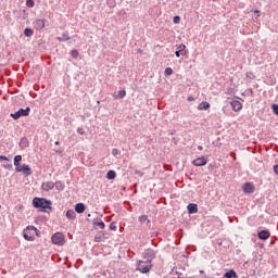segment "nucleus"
<instances>
[{"instance_id": "1", "label": "nucleus", "mask_w": 278, "mask_h": 278, "mask_svg": "<svg viewBox=\"0 0 278 278\" xmlns=\"http://www.w3.org/2000/svg\"><path fill=\"white\" fill-rule=\"evenodd\" d=\"M51 200H47L45 198L33 199V206L36 207V210H40L41 212H47L48 210H51Z\"/></svg>"}, {"instance_id": "2", "label": "nucleus", "mask_w": 278, "mask_h": 278, "mask_svg": "<svg viewBox=\"0 0 278 278\" xmlns=\"http://www.w3.org/2000/svg\"><path fill=\"white\" fill-rule=\"evenodd\" d=\"M36 236H38L37 227L28 226L23 230V237L27 242H34V240H36Z\"/></svg>"}, {"instance_id": "3", "label": "nucleus", "mask_w": 278, "mask_h": 278, "mask_svg": "<svg viewBox=\"0 0 278 278\" xmlns=\"http://www.w3.org/2000/svg\"><path fill=\"white\" fill-rule=\"evenodd\" d=\"M52 244H55L56 247H64L66 244V237L62 232H55L52 235Z\"/></svg>"}, {"instance_id": "4", "label": "nucleus", "mask_w": 278, "mask_h": 278, "mask_svg": "<svg viewBox=\"0 0 278 278\" xmlns=\"http://www.w3.org/2000/svg\"><path fill=\"white\" fill-rule=\"evenodd\" d=\"M152 267L153 265H151V261L137 262V270H139V273H142L143 275L150 273Z\"/></svg>"}, {"instance_id": "5", "label": "nucleus", "mask_w": 278, "mask_h": 278, "mask_svg": "<svg viewBox=\"0 0 278 278\" xmlns=\"http://www.w3.org/2000/svg\"><path fill=\"white\" fill-rule=\"evenodd\" d=\"M29 112H31V109L26 108V109H20L15 113H11V117L14 118V121H18V118L23 116H29Z\"/></svg>"}, {"instance_id": "6", "label": "nucleus", "mask_w": 278, "mask_h": 278, "mask_svg": "<svg viewBox=\"0 0 278 278\" xmlns=\"http://www.w3.org/2000/svg\"><path fill=\"white\" fill-rule=\"evenodd\" d=\"M55 188V182L48 180L41 184V190L43 192H49L50 190H53Z\"/></svg>"}, {"instance_id": "7", "label": "nucleus", "mask_w": 278, "mask_h": 278, "mask_svg": "<svg viewBox=\"0 0 278 278\" xmlns=\"http://www.w3.org/2000/svg\"><path fill=\"white\" fill-rule=\"evenodd\" d=\"M242 190L243 192H245V194H253V192H255V185H253L252 182H245L242 186Z\"/></svg>"}, {"instance_id": "8", "label": "nucleus", "mask_w": 278, "mask_h": 278, "mask_svg": "<svg viewBox=\"0 0 278 278\" xmlns=\"http://www.w3.org/2000/svg\"><path fill=\"white\" fill-rule=\"evenodd\" d=\"M15 170L16 173H23L26 177H29V175H31V168H29L28 165L15 167Z\"/></svg>"}, {"instance_id": "9", "label": "nucleus", "mask_w": 278, "mask_h": 278, "mask_svg": "<svg viewBox=\"0 0 278 278\" xmlns=\"http://www.w3.org/2000/svg\"><path fill=\"white\" fill-rule=\"evenodd\" d=\"M193 166H205V164H207V160L205 159V156H200L198 159H195L192 162Z\"/></svg>"}, {"instance_id": "10", "label": "nucleus", "mask_w": 278, "mask_h": 278, "mask_svg": "<svg viewBox=\"0 0 278 278\" xmlns=\"http://www.w3.org/2000/svg\"><path fill=\"white\" fill-rule=\"evenodd\" d=\"M230 105H231L233 112H240V110H242V102H240L238 100L231 101Z\"/></svg>"}, {"instance_id": "11", "label": "nucleus", "mask_w": 278, "mask_h": 278, "mask_svg": "<svg viewBox=\"0 0 278 278\" xmlns=\"http://www.w3.org/2000/svg\"><path fill=\"white\" fill-rule=\"evenodd\" d=\"M45 24H46L45 20L37 18L34 22V27H35V29H45Z\"/></svg>"}, {"instance_id": "12", "label": "nucleus", "mask_w": 278, "mask_h": 278, "mask_svg": "<svg viewBox=\"0 0 278 278\" xmlns=\"http://www.w3.org/2000/svg\"><path fill=\"white\" fill-rule=\"evenodd\" d=\"M260 240H268L270 238V231L262 230L258 232Z\"/></svg>"}, {"instance_id": "13", "label": "nucleus", "mask_w": 278, "mask_h": 278, "mask_svg": "<svg viewBox=\"0 0 278 278\" xmlns=\"http://www.w3.org/2000/svg\"><path fill=\"white\" fill-rule=\"evenodd\" d=\"M75 212H77V214H84L86 212V205L84 203H77L75 205Z\"/></svg>"}, {"instance_id": "14", "label": "nucleus", "mask_w": 278, "mask_h": 278, "mask_svg": "<svg viewBox=\"0 0 278 278\" xmlns=\"http://www.w3.org/2000/svg\"><path fill=\"white\" fill-rule=\"evenodd\" d=\"M210 102L207 101H202L200 104H198V110H200V112L207 111Z\"/></svg>"}, {"instance_id": "15", "label": "nucleus", "mask_w": 278, "mask_h": 278, "mask_svg": "<svg viewBox=\"0 0 278 278\" xmlns=\"http://www.w3.org/2000/svg\"><path fill=\"white\" fill-rule=\"evenodd\" d=\"M187 210L189 214H197L199 212V207L197 206V204H189L187 206Z\"/></svg>"}, {"instance_id": "16", "label": "nucleus", "mask_w": 278, "mask_h": 278, "mask_svg": "<svg viewBox=\"0 0 278 278\" xmlns=\"http://www.w3.org/2000/svg\"><path fill=\"white\" fill-rule=\"evenodd\" d=\"M66 218H68L70 220H75V218H77V215L75 214V211L68 210L66 212Z\"/></svg>"}, {"instance_id": "17", "label": "nucleus", "mask_w": 278, "mask_h": 278, "mask_svg": "<svg viewBox=\"0 0 278 278\" xmlns=\"http://www.w3.org/2000/svg\"><path fill=\"white\" fill-rule=\"evenodd\" d=\"M225 277H226V278H238V274H236L235 270L230 269L229 271H227V273L225 274Z\"/></svg>"}, {"instance_id": "18", "label": "nucleus", "mask_w": 278, "mask_h": 278, "mask_svg": "<svg viewBox=\"0 0 278 278\" xmlns=\"http://www.w3.org/2000/svg\"><path fill=\"white\" fill-rule=\"evenodd\" d=\"M24 36H26V38H31V36H34V29L25 28L24 29Z\"/></svg>"}, {"instance_id": "19", "label": "nucleus", "mask_w": 278, "mask_h": 278, "mask_svg": "<svg viewBox=\"0 0 278 278\" xmlns=\"http://www.w3.org/2000/svg\"><path fill=\"white\" fill-rule=\"evenodd\" d=\"M106 179H116V172L114 170H109L108 174H106Z\"/></svg>"}, {"instance_id": "20", "label": "nucleus", "mask_w": 278, "mask_h": 278, "mask_svg": "<svg viewBox=\"0 0 278 278\" xmlns=\"http://www.w3.org/2000/svg\"><path fill=\"white\" fill-rule=\"evenodd\" d=\"M126 94L127 92L125 90H119L114 97L115 99H123Z\"/></svg>"}, {"instance_id": "21", "label": "nucleus", "mask_w": 278, "mask_h": 278, "mask_svg": "<svg viewBox=\"0 0 278 278\" xmlns=\"http://www.w3.org/2000/svg\"><path fill=\"white\" fill-rule=\"evenodd\" d=\"M22 160H23V156H21V155L14 156V166H15V168H18V164Z\"/></svg>"}, {"instance_id": "22", "label": "nucleus", "mask_w": 278, "mask_h": 278, "mask_svg": "<svg viewBox=\"0 0 278 278\" xmlns=\"http://www.w3.org/2000/svg\"><path fill=\"white\" fill-rule=\"evenodd\" d=\"M54 188L58 190H64V184H62V181H56L54 182Z\"/></svg>"}, {"instance_id": "23", "label": "nucleus", "mask_w": 278, "mask_h": 278, "mask_svg": "<svg viewBox=\"0 0 278 278\" xmlns=\"http://www.w3.org/2000/svg\"><path fill=\"white\" fill-rule=\"evenodd\" d=\"M58 40L60 42H64L66 40H71V37L68 35H63L62 37H58Z\"/></svg>"}, {"instance_id": "24", "label": "nucleus", "mask_w": 278, "mask_h": 278, "mask_svg": "<svg viewBox=\"0 0 278 278\" xmlns=\"http://www.w3.org/2000/svg\"><path fill=\"white\" fill-rule=\"evenodd\" d=\"M93 225L100 227V229H105V224L103 222H93Z\"/></svg>"}, {"instance_id": "25", "label": "nucleus", "mask_w": 278, "mask_h": 278, "mask_svg": "<svg viewBox=\"0 0 278 278\" xmlns=\"http://www.w3.org/2000/svg\"><path fill=\"white\" fill-rule=\"evenodd\" d=\"M180 22H181V17H180L179 15L174 16L173 23H174L175 25H179Z\"/></svg>"}, {"instance_id": "26", "label": "nucleus", "mask_w": 278, "mask_h": 278, "mask_svg": "<svg viewBox=\"0 0 278 278\" xmlns=\"http://www.w3.org/2000/svg\"><path fill=\"white\" fill-rule=\"evenodd\" d=\"M178 51L186 53V45L181 43L179 46H176Z\"/></svg>"}, {"instance_id": "27", "label": "nucleus", "mask_w": 278, "mask_h": 278, "mask_svg": "<svg viewBox=\"0 0 278 278\" xmlns=\"http://www.w3.org/2000/svg\"><path fill=\"white\" fill-rule=\"evenodd\" d=\"M164 73H165L166 77H170V75H173V68L167 67V68H165Z\"/></svg>"}, {"instance_id": "28", "label": "nucleus", "mask_w": 278, "mask_h": 278, "mask_svg": "<svg viewBox=\"0 0 278 278\" xmlns=\"http://www.w3.org/2000/svg\"><path fill=\"white\" fill-rule=\"evenodd\" d=\"M26 5L27 8H34L36 5V2H34V0H27Z\"/></svg>"}, {"instance_id": "29", "label": "nucleus", "mask_w": 278, "mask_h": 278, "mask_svg": "<svg viewBox=\"0 0 278 278\" xmlns=\"http://www.w3.org/2000/svg\"><path fill=\"white\" fill-rule=\"evenodd\" d=\"M271 110H273L274 114H276V116H278V104H273Z\"/></svg>"}, {"instance_id": "30", "label": "nucleus", "mask_w": 278, "mask_h": 278, "mask_svg": "<svg viewBox=\"0 0 278 278\" xmlns=\"http://www.w3.org/2000/svg\"><path fill=\"white\" fill-rule=\"evenodd\" d=\"M140 223H147L149 220V217L147 215H142L139 217Z\"/></svg>"}, {"instance_id": "31", "label": "nucleus", "mask_w": 278, "mask_h": 278, "mask_svg": "<svg viewBox=\"0 0 278 278\" xmlns=\"http://www.w3.org/2000/svg\"><path fill=\"white\" fill-rule=\"evenodd\" d=\"M71 55H72L74 59H77V58H79V52H78L77 50H73V51L71 52Z\"/></svg>"}, {"instance_id": "32", "label": "nucleus", "mask_w": 278, "mask_h": 278, "mask_svg": "<svg viewBox=\"0 0 278 278\" xmlns=\"http://www.w3.org/2000/svg\"><path fill=\"white\" fill-rule=\"evenodd\" d=\"M176 58H181V55H186V52H181V50H178L175 52Z\"/></svg>"}, {"instance_id": "33", "label": "nucleus", "mask_w": 278, "mask_h": 278, "mask_svg": "<svg viewBox=\"0 0 278 278\" xmlns=\"http://www.w3.org/2000/svg\"><path fill=\"white\" fill-rule=\"evenodd\" d=\"M238 92V84L233 83L232 84V94H236Z\"/></svg>"}, {"instance_id": "34", "label": "nucleus", "mask_w": 278, "mask_h": 278, "mask_svg": "<svg viewBox=\"0 0 278 278\" xmlns=\"http://www.w3.org/2000/svg\"><path fill=\"white\" fill-rule=\"evenodd\" d=\"M77 134H79L80 136H84V134H86V131L84 130V128H78Z\"/></svg>"}, {"instance_id": "35", "label": "nucleus", "mask_w": 278, "mask_h": 278, "mask_svg": "<svg viewBox=\"0 0 278 278\" xmlns=\"http://www.w3.org/2000/svg\"><path fill=\"white\" fill-rule=\"evenodd\" d=\"M247 77H248V79H255V76H253V74H251V73H248Z\"/></svg>"}, {"instance_id": "36", "label": "nucleus", "mask_w": 278, "mask_h": 278, "mask_svg": "<svg viewBox=\"0 0 278 278\" xmlns=\"http://www.w3.org/2000/svg\"><path fill=\"white\" fill-rule=\"evenodd\" d=\"M110 229H112L113 231L116 230V224L114 223L110 224Z\"/></svg>"}, {"instance_id": "37", "label": "nucleus", "mask_w": 278, "mask_h": 278, "mask_svg": "<svg viewBox=\"0 0 278 278\" xmlns=\"http://www.w3.org/2000/svg\"><path fill=\"white\" fill-rule=\"evenodd\" d=\"M254 14H256L257 18H260V16H262L260 10H255V11H254Z\"/></svg>"}, {"instance_id": "38", "label": "nucleus", "mask_w": 278, "mask_h": 278, "mask_svg": "<svg viewBox=\"0 0 278 278\" xmlns=\"http://www.w3.org/2000/svg\"><path fill=\"white\" fill-rule=\"evenodd\" d=\"M112 155H114V156L118 155V150L113 149V150H112Z\"/></svg>"}, {"instance_id": "39", "label": "nucleus", "mask_w": 278, "mask_h": 278, "mask_svg": "<svg viewBox=\"0 0 278 278\" xmlns=\"http://www.w3.org/2000/svg\"><path fill=\"white\" fill-rule=\"evenodd\" d=\"M274 173H276V175H278V165L274 166Z\"/></svg>"}, {"instance_id": "40", "label": "nucleus", "mask_w": 278, "mask_h": 278, "mask_svg": "<svg viewBox=\"0 0 278 278\" xmlns=\"http://www.w3.org/2000/svg\"><path fill=\"white\" fill-rule=\"evenodd\" d=\"M108 3L111 8H114V2H112V0H109Z\"/></svg>"}, {"instance_id": "41", "label": "nucleus", "mask_w": 278, "mask_h": 278, "mask_svg": "<svg viewBox=\"0 0 278 278\" xmlns=\"http://www.w3.org/2000/svg\"><path fill=\"white\" fill-rule=\"evenodd\" d=\"M94 241H96V242H101V237H96V238H94Z\"/></svg>"}, {"instance_id": "42", "label": "nucleus", "mask_w": 278, "mask_h": 278, "mask_svg": "<svg viewBox=\"0 0 278 278\" xmlns=\"http://www.w3.org/2000/svg\"><path fill=\"white\" fill-rule=\"evenodd\" d=\"M0 160L8 161V157H7V156H3V155H0Z\"/></svg>"}, {"instance_id": "43", "label": "nucleus", "mask_w": 278, "mask_h": 278, "mask_svg": "<svg viewBox=\"0 0 278 278\" xmlns=\"http://www.w3.org/2000/svg\"><path fill=\"white\" fill-rule=\"evenodd\" d=\"M194 99L192 97H189V101H193Z\"/></svg>"}, {"instance_id": "44", "label": "nucleus", "mask_w": 278, "mask_h": 278, "mask_svg": "<svg viewBox=\"0 0 278 278\" xmlns=\"http://www.w3.org/2000/svg\"><path fill=\"white\" fill-rule=\"evenodd\" d=\"M22 142H27V139H22Z\"/></svg>"}, {"instance_id": "45", "label": "nucleus", "mask_w": 278, "mask_h": 278, "mask_svg": "<svg viewBox=\"0 0 278 278\" xmlns=\"http://www.w3.org/2000/svg\"><path fill=\"white\" fill-rule=\"evenodd\" d=\"M54 144H56V146H58V144H60V141H55V143H54Z\"/></svg>"}, {"instance_id": "46", "label": "nucleus", "mask_w": 278, "mask_h": 278, "mask_svg": "<svg viewBox=\"0 0 278 278\" xmlns=\"http://www.w3.org/2000/svg\"><path fill=\"white\" fill-rule=\"evenodd\" d=\"M88 217H90V214H88Z\"/></svg>"}, {"instance_id": "47", "label": "nucleus", "mask_w": 278, "mask_h": 278, "mask_svg": "<svg viewBox=\"0 0 278 278\" xmlns=\"http://www.w3.org/2000/svg\"><path fill=\"white\" fill-rule=\"evenodd\" d=\"M0 210H1V205H0Z\"/></svg>"}]
</instances>
